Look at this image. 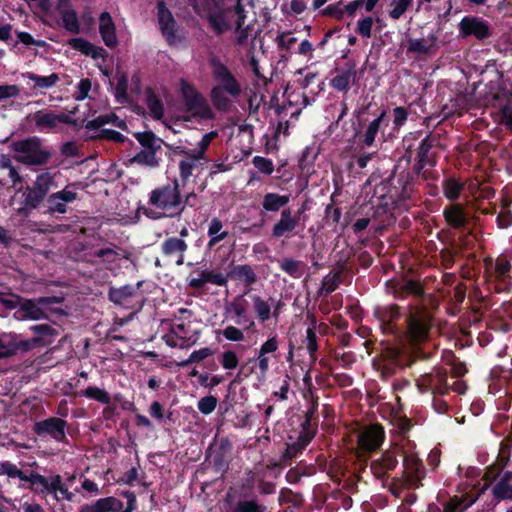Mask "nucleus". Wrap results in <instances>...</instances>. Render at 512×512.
Wrapping results in <instances>:
<instances>
[{"instance_id":"dca6fc26","label":"nucleus","mask_w":512,"mask_h":512,"mask_svg":"<svg viewBox=\"0 0 512 512\" xmlns=\"http://www.w3.org/2000/svg\"><path fill=\"white\" fill-rule=\"evenodd\" d=\"M59 298L55 296L39 297L38 299L24 298L21 303V310H18L19 318L22 320H40L47 318V313L41 306L59 303Z\"/></svg>"},{"instance_id":"a878e982","label":"nucleus","mask_w":512,"mask_h":512,"mask_svg":"<svg viewBox=\"0 0 512 512\" xmlns=\"http://www.w3.org/2000/svg\"><path fill=\"white\" fill-rule=\"evenodd\" d=\"M299 223V215L293 216L290 208H284L281 211V217L272 228V236L281 238L283 236L289 237L288 234L292 233Z\"/></svg>"},{"instance_id":"f257e3e1","label":"nucleus","mask_w":512,"mask_h":512,"mask_svg":"<svg viewBox=\"0 0 512 512\" xmlns=\"http://www.w3.org/2000/svg\"><path fill=\"white\" fill-rule=\"evenodd\" d=\"M373 316L384 335L392 336L400 343H408L414 352H421L419 345L427 341L434 325V318L422 304L401 307L398 304L377 305Z\"/></svg>"},{"instance_id":"3c124183","label":"nucleus","mask_w":512,"mask_h":512,"mask_svg":"<svg viewBox=\"0 0 512 512\" xmlns=\"http://www.w3.org/2000/svg\"><path fill=\"white\" fill-rule=\"evenodd\" d=\"M305 266L304 262L293 258H283L279 264L283 272L295 279H299L303 276Z\"/></svg>"},{"instance_id":"e433bc0d","label":"nucleus","mask_w":512,"mask_h":512,"mask_svg":"<svg viewBox=\"0 0 512 512\" xmlns=\"http://www.w3.org/2000/svg\"><path fill=\"white\" fill-rule=\"evenodd\" d=\"M134 137L143 147L142 150L153 151L157 153L161 150L162 145H165L164 140L157 137L156 134L151 130L136 132L134 133Z\"/></svg>"},{"instance_id":"f8f14e48","label":"nucleus","mask_w":512,"mask_h":512,"mask_svg":"<svg viewBox=\"0 0 512 512\" xmlns=\"http://www.w3.org/2000/svg\"><path fill=\"white\" fill-rule=\"evenodd\" d=\"M186 281L190 289L202 292L208 283L216 286H227L228 275H225L220 269L197 268L189 273Z\"/></svg>"},{"instance_id":"c85d7f7f","label":"nucleus","mask_w":512,"mask_h":512,"mask_svg":"<svg viewBox=\"0 0 512 512\" xmlns=\"http://www.w3.org/2000/svg\"><path fill=\"white\" fill-rule=\"evenodd\" d=\"M99 33L104 44L114 48L118 44L116 26L109 12L104 11L99 16Z\"/></svg>"},{"instance_id":"39448f33","label":"nucleus","mask_w":512,"mask_h":512,"mask_svg":"<svg viewBox=\"0 0 512 512\" xmlns=\"http://www.w3.org/2000/svg\"><path fill=\"white\" fill-rule=\"evenodd\" d=\"M483 480L480 493L490 488L495 504L512 501V471L504 470L500 464L493 463L486 467Z\"/></svg>"},{"instance_id":"13d9d810","label":"nucleus","mask_w":512,"mask_h":512,"mask_svg":"<svg viewBox=\"0 0 512 512\" xmlns=\"http://www.w3.org/2000/svg\"><path fill=\"white\" fill-rule=\"evenodd\" d=\"M24 200L23 204L31 208H39L42 203H45L46 198L44 195L36 189L35 185L27 186L23 193Z\"/></svg>"},{"instance_id":"393cba45","label":"nucleus","mask_w":512,"mask_h":512,"mask_svg":"<svg viewBox=\"0 0 512 512\" xmlns=\"http://www.w3.org/2000/svg\"><path fill=\"white\" fill-rule=\"evenodd\" d=\"M397 464L396 452L388 450L382 453L380 458L371 462L370 470L376 478L382 479L387 476L388 472L394 470Z\"/></svg>"},{"instance_id":"6e6552de","label":"nucleus","mask_w":512,"mask_h":512,"mask_svg":"<svg viewBox=\"0 0 512 512\" xmlns=\"http://www.w3.org/2000/svg\"><path fill=\"white\" fill-rule=\"evenodd\" d=\"M143 281H138L135 285L126 284L120 287L110 286L107 297L114 305L131 310L132 314L139 312L144 304V298L139 292Z\"/></svg>"},{"instance_id":"20e7f679","label":"nucleus","mask_w":512,"mask_h":512,"mask_svg":"<svg viewBox=\"0 0 512 512\" xmlns=\"http://www.w3.org/2000/svg\"><path fill=\"white\" fill-rule=\"evenodd\" d=\"M10 148L16 153L15 160L26 166H44L52 157L51 150L38 136L13 141Z\"/></svg>"},{"instance_id":"4d7b16f0","label":"nucleus","mask_w":512,"mask_h":512,"mask_svg":"<svg viewBox=\"0 0 512 512\" xmlns=\"http://www.w3.org/2000/svg\"><path fill=\"white\" fill-rule=\"evenodd\" d=\"M511 263L505 257H498L494 267V277L498 282L506 284L511 279Z\"/></svg>"},{"instance_id":"79ce46f5","label":"nucleus","mask_w":512,"mask_h":512,"mask_svg":"<svg viewBox=\"0 0 512 512\" xmlns=\"http://www.w3.org/2000/svg\"><path fill=\"white\" fill-rule=\"evenodd\" d=\"M289 195H280L278 193H266L262 200V207L268 212H278L289 203Z\"/></svg>"},{"instance_id":"603ef678","label":"nucleus","mask_w":512,"mask_h":512,"mask_svg":"<svg viewBox=\"0 0 512 512\" xmlns=\"http://www.w3.org/2000/svg\"><path fill=\"white\" fill-rule=\"evenodd\" d=\"M207 21L216 35H222L224 32L231 29V24L226 19L223 11L210 13L207 16Z\"/></svg>"},{"instance_id":"2eb2a0df","label":"nucleus","mask_w":512,"mask_h":512,"mask_svg":"<svg viewBox=\"0 0 512 512\" xmlns=\"http://www.w3.org/2000/svg\"><path fill=\"white\" fill-rule=\"evenodd\" d=\"M71 187H75V184H69L64 189L51 193L44 203L45 213L51 216L67 213V204L78 198V193L71 190Z\"/></svg>"},{"instance_id":"9d476101","label":"nucleus","mask_w":512,"mask_h":512,"mask_svg":"<svg viewBox=\"0 0 512 512\" xmlns=\"http://www.w3.org/2000/svg\"><path fill=\"white\" fill-rule=\"evenodd\" d=\"M373 198L378 199L377 207L372 215L374 218L380 211L388 213L391 207L403 201L400 196L399 187H397L395 182V170L390 176L375 185Z\"/></svg>"},{"instance_id":"c9c22d12","label":"nucleus","mask_w":512,"mask_h":512,"mask_svg":"<svg viewBox=\"0 0 512 512\" xmlns=\"http://www.w3.org/2000/svg\"><path fill=\"white\" fill-rule=\"evenodd\" d=\"M29 329L35 334L33 338L39 339L37 342L39 347L50 345L59 334L58 331L49 324L32 325Z\"/></svg>"},{"instance_id":"c756f323","label":"nucleus","mask_w":512,"mask_h":512,"mask_svg":"<svg viewBox=\"0 0 512 512\" xmlns=\"http://www.w3.org/2000/svg\"><path fill=\"white\" fill-rule=\"evenodd\" d=\"M512 98V93L503 89L501 92H497L492 96V105L500 104V102L504 101L505 103L500 107V123L505 126V128L512 132V106L510 105V100Z\"/></svg>"},{"instance_id":"0e129e2a","label":"nucleus","mask_w":512,"mask_h":512,"mask_svg":"<svg viewBox=\"0 0 512 512\" xmlns=\"http://www.w3.org/2000/svg\"><path fill=\"white\" fill-rule=\"evenodd\" d=\"M114 95L117 102L120 104L127 103L129 101L128 75L125 72L121 73L117 79Z\"/></svg>"},{"instance_id":"58836bf2","label":"nucleus","mask_w":512,"mask_h":512,"mask_svg":"<svg viewBox=\"0 0 512 512\" xmlns=\"http://www.w3.org/2000/svg\"><path fill=\"white\" fill-rule=\"evenodd\" d=\"M146 100L145 103L149 109L151 117L155 120H161L164 116V105L159 96L156 95L152 87L145 89Z\"/></svg>"},{"instance_id":"c03bdc74","label":"nucleus","mask_w":512,"mask_h":512,"mask_svg":"<svg viewBox=\"0 0 512 512\" xmlns=\"http://www.w3.org/2000/svg\"><path fill=\"white\" fill-rule=\"evenodd\" d=\"M55 177V173H52L49 170H45L44 172L38 174L35 181L33 182L36 189L39 190L45 198L50 195L49 192L52 189L57 188Z\"/></svg>"},{"instance_id":"6e6d98bb","label":"nucleus","mask_w":512,"mask_h":512,"mask_svg":"<svg viewBox=\"0 0 512 512\" xmlns=\"http://www.w3.org/2000/svg\"><path fill=\"white\" fill-rule=\"evenodd\" d=\"M80 396L95 400L103 405H108L111 402L109 393L96 386H88L86 389L80 391Z\"/></svg>"},{"instance_id":"473e14b6","label":"nucleus","mask_w":512,"mask_h":512,"mask_svg":"<svg viewBox=\"0 0 512 512\" xmlns=\"http://www.w3.org/2000/svg\"><path fill=\"white\" fill-rule=\"evenodd\" d=\"M438 35L434 32L428 34L426 39L408 40L407 52L417 54H432L437 49Z\"/></svg>"},{"instance_id":"e2e57ef3","label":"nucleus","mask_w":512,"mask_h":512,"mask_svg":"<svg viewBox=\"0 0 512 512\" xmlns=\"http://www.w3.org/2000/svg\"><path fill=\"white\" fill-rule=\"evenodd\" d=\"M342 276V270L336 271L332 276L328 274L322 280V286L319 290V294L321 295H329L334 292L340 283Z\"/></svg>"},{"instance_id":"de8ad7c7","label":"nucleus","mask_w":512,"mask_h":512,"mask_svg":"<svg viewBox=\"0 0 512 512\" xmlns=\"http://www.w3.org/2000/svg\"><path fill=\"white\" fill-rule=\"evenodd\" d=\"M316 325L317 320L314 315L311 316V325L306 329V337L304 339V343L306 344V348L308 350L310 359L312 361H316L317 359V351H318V338L316 334Z\"/></svg>"},{"instance_id":"338daca9","label":"nucleus","mask_w":512,"mask_h":512,"mask_svg":"<svg viewBox=\"0 0 512 512\" xmlns=\"http://www.w3.org/2000/svg\"><path fill=\"white\" fill-rule=\"evenodd\" d=\"M212 465L216 473L224 476L229 470L230 456L215 451L212 459Z\"/></svg>"},{"instance_id":"ddd939ff","label":"nucleus","mask_w":512,"mask_h":512,"mask_svg":"<svg viewBox=\"0 0 512 512\" xmlns=\"http://www.w3.org/2000/svg\"><path fill=\"white\" fill-rule=\"evenodd\" d=\"M157 18L159 29L166 42L170 46L180 42L181 38L177 35V22L164 1L157 3Z\"/></svg>"},{"instance_id":"0eeeda50","label":"nucleus","mask_w":512,"mask_h":512,"mask_svg":"<svg viewBox=\"0 0 512 512\" xmlns=\"http://www.w3.org/2000/svg\"><path fill=\"white\" fill-rule=\"evenodd\" d=\"M180 92L184 103V111L191 113L193 118L212 120L215 113L206 98L189 82L180 81Z\"/></svg>"},{"instance_id":"1a4fd4ad","label":"nucleus","mask_w":512,"mask_h":512,"mask_svg":"<svg viewBox=\"0 0 512 512\" xmlns=\"http://www.w3.org/2000/svg\"><path fill=\"white\" fill-rule=\"evenodd\" d=\"M439 135L428 133L418 144L414 157V166L420 170L438 172L435 167L439 160Z\"/></svg>"},{"instance_id":"bb28decb","label":"nucleus","mask_w":512,"mask_h":512,"mask_svg":"<svg viewBox=\"0 0 512 512\" xmlns=\"http://www.w3.org/2000/svg\"><path fill=\"white\" fill-rule=\"evenodd\" d=\"M443 217L448 226L453 229H465L468 224V216L462 205L453 203L443 210Z\"/></svg>"},{"instance_id":"b1692460","label":"nucleus","mask_w":512,"mask_h":512,"mask_svg":"<svg viewBox=\"0 0 512 512\" xmlns=\"http://www.w3.org/2000/svg\"><path fill=\"white\" fill-rule=\"evenodd\" d=\"M57 11L61 17L62 25L72 34L80 33V23L77 12L72 8L71 0H59Z\"/></svg>"},{"instance_id":"ea45409f","label":"nucleus","mask_w":512,"mask_h":512,"mask_svg":"<svg viewBox=\"0 0 512 512\" xmlns=\"http://www.w3.org/2000/svg\"><path fill=\"white\" fill-rule=\"evenodd\" d=\"M222 229V220L217 217L212 218L207 230V235L209 237L207 247L209 249H212L216 244L223 241L228 236V231H223Z\"/></svg>"},{"instance_id":"7c9ffc66","label":"nucleus","mask_w":512,"mask_h":512,"mask_svg":"<svg viewBox=\"0 0 512 512\" xmlns=\"http://www.w3.org/2000/svg\"><path fill=\"white\" fill-rule=\"evenodd\" d=\"M229 277L235 281H240L246 287L245 294L252 290V285L258 280L254 268L249 264H238L232 267Z\"/></svg>"},{"instance_id":"f3484780","label":"nucleus","mask_w":512,"mask_h":512,"mask_svg":"<svg viewBox=\"0 0 512 512\" xmlns=\"http://www.w3.org/2000/svg\"><path fill=\"white\" fill-rule=\"evenodd\" d=\"M3 475L12 479L18 478L30 483L31 486L39 485L42 491L48 489V479L45 476L36 472H31L27 475L10 461H0V476Z\"/></svg>"},{"instance_id":"cd10ccee","label":"nucleus","mask_w":512,"mask_h":512,"mask_svg":"<svg viewBox=\"0 0 512 512\" xmlns=\"http://www.w3.org/2000/svg\"><path fill=\"white\" fill-rule=\"evenodd\" d=\"M225 502L228 504L231 512H267V507L256 499H235L229 492L226 494Z\"/></svg>"},{"instance_id":"423d86ee","label":"nucleus","mask_w":512,"mask_h":512,"mask_svg":"<svg viewBox=\"0 0 512 512\" xmlns=\"http://www.w3.org/2000/svg\"><path fill=\"white\" fill-rule=\"evenodd\" d=\"M151 206L161 209L167 216H180L183 213L182 194L178 179L156 187L149 193Z\"/></svg>"},{"instance_id":"052dcab7","label":"nucleus","mask_w":512,"mask_h":512,"mask_svg":"<svg viewBox=\"0 0 512 512\" xmlns=\"http://www.w3.org/2000/svg\"><path fill=\"white\" fill-rule=\"evenodd\" d=\"M123 508V502L110 496L100 498L94 503V511L96 512H115Z\"/></svg>"},{"instance_id":"aec40b11","label":"nucleus","mask_w":512,"mask_h":512,"mask_svg":"<svg viewBox=\"0 0 512 512\" xmlns=\"http://www.w3.org/2000/svg\"><path fill=\"white\" fill-rule=\"evenodd\" d=\"M336 75L330 80V86L338 91L347 93L350 90V84L357 81L356 62L348 60L343 67L335 68Z\"/></svg>"},{"instance_id":"5701e85b","label":"nucleus","mask_w":512,"mask_h":512,"mask_svg":"<svg viewBox=\"0 0 512 512\" xmlns=\"http://www.w3.org/2000/svg\"><path fill=\"white\" fill-rule=\"evenodd\" d=\"M423 356L424 352H414V347H412V353L408 355L402 354L399 351H395L392 358L383 364L382 374L384 376H392L398 369L411 366L417 361L418 358Z\"/></svg>"},{"instance_id":"8fccbe9b","label":"nucleus","mask_w":512,"mask_h":512,"mask_svg":"<svg viewBox=\"0 0 512 512\" xmlns=\"http://www.w3.org/2000/svg\"><path fill=\"white\" fill-rule=\"evenodd\" d=\"M444 196L450 201L459 199L461 192L464 189V183L457 180L455 177H448L442 182Z\"/></svg>"},{"instance_id":"774afa93","label":"nucleus","mask_w":512,"mask_h":512,"mask_svg":"<svg viewBox=\"0 0 512 512\" xmlns=\"http://www.w3.org/2000/svg\"><path fill=\"white\" fill-rule=\"evenodd\" d=\"M218 137V131H210L203 135L201 140L197 144V148L193 149L198 157H202L204 160L206 159V152L211 144V142Z\"/></svg>"},{"instance_id":"f03ea898","label":"nucleus","mask_w":512,"mask_h":512,"mask_svg":"<svg viewBox=\"0 0 512 512\" xmlns=\"http://www.w3.org/2000/svg\"><path fill=\"white\" fill-rule=\"evenodd\" d=\"M210 65L212 67V76L218 83L210 91L211 102L216 110L228 112L231 109L232 101L226 94L233 98H238L242 93L241 85L221 60L213 58L210 61Z\"/></svg>"},{"instance_id":"09e8293b","label":"nucleus","mask_w":512,"mask_h":512,"mask_svg":"<svg viewBox=\"0 0 512 512\" xmlns=\"http://www.w3.org/2000/svg\"><path fill=\"white\" fill-rule=\"evenodd\" d=\"M24 78L34 82V88L39 90L49 89L56 85L60 80L57 73H51L48 76H41L33 72H26L23 74Z\"/></svg>"},{"instance_id":"9b49d317","label":"nucleus","mask_w":512,"mask_h":512,"mask_svg":"<svg viewBox=\"0 0 512 512\" xmlns=\"http://www.w3.org/2000/svg\"><path fill=\"white\" fill-rule=\"evenodd\" d=\"M448 372L443 367H434L428 373L416 379V386L420 393L431 392L433 395H447L450 386L447 383Z\"/></svg>"},{"instance_id":"a19ab883","label":"nucleus","mask_w":512,"mask_h":512,"mask_svg":"<svg viewBox=\"0 0 512 512\" xmlns=\"http://www.w3.org/2000/svg\"><path fill=\"white\" fill-rule=\"evenodd\" d=\"M303 399L306 402L305 418H312L319 420L318 407L319 396L315 393L311 381L309 380V387L302 393Z\"/></svg>"},{"instance_id":"72a5a7b5","label":"nucleus","mask_w":512,"mask_h":512,"mask_svg":"<svg viewBox=\"0 0 512 512\" xmlns=\"http://www.w3.org/2000/svg\"><path fill=\"white\" fill-rule=\"evenodd\" d=\"M311 442V436H300L290 444H287L285 451L282 453L280 463L282 466H287L298 455L302 454L307 445Z\"/></svg>"},{"instance_id":"680f3d73","label":"nucleus","mask_w":512,"mask_h":512,"mask_svg":"<svg viewBox=\"0 0 512 512\" xmlns=\"http://www.w3.org/2000/svg\"><path fill=\"white\" fill-rule=\"evenodd\" d=\"M132 161L139 165L148 167H158L160 165V158L157 157V153L153 151L141 150L133 158Z\"/></svg>"},{"instance_id":"37998d69","label":"nucleus","mask_w":512,"mask_h":512,"mask_svg":"<svg viewBox=\"0 0 512 512\" xmlns=\"http://www.w3.org/2000/svg\"><path fill=\"white\" fill-rule=\"evenodd\" d=\"M477 499L478 496H454L444 504L442 512H463L467 508L471 507Z\"/></svg>"},{"instance_id":"6ab92c4d","label":"nucleus","mask_w":512,"mask_h":512,"mask_svg":"<svg viewBox=\"0 0 512 512\" xmlns=\"http://www.w3.org/2000/svg\"><path fill=\"white\" fill-rule=\"evenodd\" d=\"M187 250L186 241L176 236L167 237L160 244L161 255L168 261H173L177 266L184 264Z\"/></svg>"},{"instance_id":"49530a36","label":"nucleus","mask_w":512,"mask_h":512,"mask_svg":"<svg viewBox=\"0 0 512 512\" xmlns=\"http://www.w3.org/2000/svg\"><path fill=\"white\" fill-rule=\"evenodd\" d=\"M204 160L202 157L192 151L188 157H184L179 161V176L183 184H185L193 174V170L197 167V162Z\"/></svg>"},{"instance_id":"69168bd1","label":"nucleus","mask_w":512,"mask_h":512,"mask_svg":"<svg viewBox=\"0 0 512 512\" xmlns=\"http://www.w3.org/2000/svg\"><path fill=\"white\" fill-rule=\"evenodd\" d=\"M254 311L261 322H266L271 316V307L259 295L252 296Z\"/></svg>"},{"instance_id":"5fc2aeb1","label":"nucleus","mask_w":512,"mask_h":512,"mask_svg":"<svg viewBox=\"0 0 512 512\" xmlns=\"http://www.w3.org/2000/svg\"><path fill=\"white\" fill-rule=\"evenodd\" d=\"M230 311H232L237 319L235 323L237 325H245V330H250L255 326L254 321L249 320L246 316V306L243 302L233 301L229 306Z\"/></svg>"},{"instance_id":"f704fd0d","label":"nucleus","mask_w":512,"mask_h":512,"mask_svg":"<svg viewBox=\"0 0 512 512\" xmlns=\"http://www.w3.org/2000/svg\"><path fill=\"white\" fill-rule=\"evenodd\" d=\"M106 124H112L122 130L127 129L126 122L123 119H120L115 113L99 115L98 117L88 121L84 127L87 130H99Z\"/></svg>"},{"instance_id":"412c9836","label":"nucleus","mask_w":512,"mask_h":512,"mask_svg":"<svg viewBox=\"0 0 512 512\" xmlns=\"http://www.w3.org/2000/svg\"><path fill=\"white\" fill-rule=\"evenodd\" d=\"M384 439L383 428L380 425H371L358 435L357 446L363 454H369L380 448Z\"/></svg>"},{"instance_id":"bf43d9fd","label":"nucleus","mask_w":512,"mask_h":512,"mask_svg":"<svg viewBox=\"0 0 512 512\" xmlns=\"http://www.w3.org/2000/svg\"><path fill=\"white\" fill-rule=\"evenodd\" d=\"M39 339H34L33 337L30 339H21L20 335L11 333V342L12 349L14 350V355L18 352L27 353L35 347H39L37 342Z\"/></svg>"},{"instance_id":"4c0bfd02","label":"nucleus","mask_w":512,"mask_h":512,"mask_svg":"<svg viewBox=\"0 0 512 512\" xmlns=\"http://www.w3.org/2000/svg\"><path fill=\"white\" fill-rule=\"evenodd\" d=\"M424 295V288L419 281L407 279L403 281L395 291V297L405 299L407 296L421 298Z\"/></svg>"},{"instance_id":"a211bd4d","label":"nucleus","mask_w":512,"mask_h":512,"mask_svg":"<svg viewBox=\"0 0 512 512\" xmlns=\"http://www.w3.org/2000/svg\"><path fill=\"white\" fill-rule=\"evenodd\" d=\"M66 425V420L62 418L49 417L36 422L33 426V431L39 437L50 436L54 440L62 442L66 438Z\"/></svg>"},{"instance_id":"4be33fe9","label":"nucleus","mask_w":512,"mask_h":512,"mask_svg":"<svg viewBox=\"0 0 512 512\" xmlns=\"http://www.w3.org/2000/svg\"><path fill=\"white\" fill-rule=\"evenodd\" d=\"M404 473L406 475V483L411 488H419L421 481L425 477V467L422 461L414 454L405 455L403 458Z\"/></svg>"},{"instance_id":"864d4df0","label":"nucleus","mask_w":512,"mask_h":512,"mask_svg":"<svg viewBox=\"0 0 512 512\" xmlns=\"http://www.w3.org/2000/svg\"><path fill=\"white\" fill-rule=\"evenodd\" d=\"M85 141L108 140L115 143H124L127 139L126 136L113 129H100L97 134L83 136Z\"/></svg>"},{"instance_id":"4468645a","label":"nucleus","mask_w":512,"mask_h":512,"mask_svg":"<svg viewBox=\"0 0 512 512\" xmlns=\"http://www.w3.org/2000/svg\"><path fill=\"white\" fill-rule=\"evenodd\" d=\"M459 34L462 38L474 37L483 41L492 36L489 23L477 16H465L459 23Z\"/></svg>"},{"instance_id":"2f4dec72","label":"nucleus","mask_w":512,"mask_h":512,"mask_svg":"<svg viewBox=\"0 0 512 512\" xmlns=\"http://www.w3.org/2000/svg\"><path fill=\"white\" fill-rule=\"evenodd\" d=\"M32 117L35 125L39 129L47 128L53 130L57 127L58 123L69 122L65 113L55 114L52 111L38 110Z\"/></svg>"},{"instance_id":"a18cd8bd","label":"nucleus","mask_w":512,"mask_h":512,"mask_svg":"<svg viewBox=\"0 0 512 512\" xmlns=\"http://www.w3.org/2000/svg\"><path fill=\"white\" fill-rule=\"evenodd\" d=\"M382 124L388 125L387 113L385 110H382L380 115L369 123L362 139V142L366 146H371L374 143L375 137Z\"/></svg>"},{"instance_id":"7ed1b4c3","label":"nucleus","mask_w":512,"mask_h":512,"mask_svg":"<svg viewBox=\"0 0 512 512\" xmlns=\"http://www.w3.org/2000/svg\"><path fill=\"white\" fill-rule=\"evenodd\" d=\"M439 178L438 172L422 171L414 165L410 169L395 173V182L403 201L413 199L416 194H419L420 186L423 183L427 184L429 195H438L439 189L435 183Z\"/></svg>"}]
</instances>
